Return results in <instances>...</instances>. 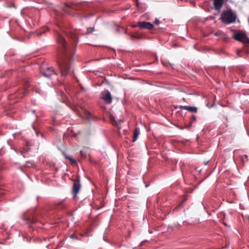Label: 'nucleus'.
Returning a JSON list of instances; mask_svg holds the SVG:
<instances>
[{"mask_svg": "<svg viewBox=\"0 0 249 249\" xmlns=\"http://www.w3.org/2000/svg\"><path fill=\"white\" fill-rule=\"evenodd\" d=\"M183 108L187 110H188L189 111L193 112L196 113L197 111V107H195L184 106V107H183Z\"/></svg>", "mask_w": 249, "mask_h": 249, "instance_id": "10", "label": "nucleus"}, {"mask_svg": "<svg viewBox=\"0 0 249 249\" xmlns=\"http://www.w3.org/2000/svg\"><path fill=\"white\" fill-rule=\"evenodd\" d=\"M44 32H41V33H40V35H41V34H44Z\"/></svg>", "mask_w": 249, "mask_h": 249, "instance_id": "25", "label": "nucleus"}, {"mask_svg": "<svg viewBox=\"0 0 249 249\" xmlns=\"http://www.w3.org/2000/svg\"><path fill=\"white\" fill-rule=\"evenodd\" d=\"M91 115L90 114V113L89 112H88L87 111H85L84 118L85 119H86L88 120H89L91 119Z\"/></svg>", "mask_w": 249, "mask_h": 249, "instance_id": "12", "label": "nucleus"}, {"mask_svg": "<svg viewBox=\"0 0 249 249\" xmlns=\"http://www.w3.org/2000/svg\"><path fill=\"white\" fill-rule=\"evenodd\" d=\"M66 159L69 160L71 161V163H76V160H73L71 157H68V156H66Z\"/></svg>", "mask_w": 249, "mask_h": 249, "instance_id": "13", "label": "nucleus"}, {"mask_svg": "<svg viewBox=\"0 0 249 249\" xmlns=\"http://www.w3.org/2000/svg\"><path fill=\"white\" fill-rule=\"evenodd\" d=\"M245 158L246 159H247V160H248V156L247 155H244L242 156V158Z\"/></svg>", "mask_w": 249, "mask_h": 249, "instance_id": "20", "label": "nucleus"}, {"mask_svg": "<svg viewBox=\"0 0 249 249\" xmlns=\"http://www.w3.org/2000/svg\"><path fill=\"white\" fill-rule=\"evenodd\" d=\"M239 51H237V55H238V56H240L239 54Z\"/></svg>", "mask_w": 249, "mask_h": 249, "instance_id": "24", "label": "nucleus"}, {"mask_svg": "<svg viewBox=\"0 0 249 249\" xmlns=\"http://www.w3.org/2000/svg\"><path fill=\"white\" fill-rule=\"evenodd\" d=\"M101 99L104 100L107 104H110L112 102V98L111 94L107 90H105L102 93Z\"/></svg>", "mask_w": 249, "mask_h": 249, "instance_id": "4", "label": "nucleus"}, {"mask_svg": "<svg viewBox=\"0 0 249 249\" xmlns=\"http://www.w3.org/2000/svg\"><path fill=\"white\" fill-rule=\"evenodd\" d=\"M237 16L231 9L224 11L221 14L220 19L223 23L231 24L235 21Z\"/></svg>", "mask_w": 249, "mask_h": 249, "instance_id": "2", "label": "nucleus"}, {"mask_svg": "<svg viewBox=\"0 0 249 249\" xmlns=\"http://www.w3.org/2000/svg\"><path fill=\"white\" fill-rule=\"evenodd\" d=\"M80 188H73L72 193L73 195V198L75 199L76 198V195L79 192Z\"/></svg>", "mask_w": 249, "mask_h": 249, "instance_id": "11", "label": "nucleus"}, {"mask_svg": "<svg viewBox=\"0 0 249 249\" xmlns=\"http://www.w3.org/2000/svg\"><path fill=\"white\" fill-rule=\"evenodd\" d=\"M137 26L141 29H146L148 30L152 29L154 27L152 24L147 21H139L137 23Z\"/></svg>", "mask_w": 249, "mask_h": 249, "instance_id": "5", "label": "nucleus"}, {"mask_svg": "<svg viewBox=\"0 0 249 249\" xmlns=\"http://www.w3.org/2000/svg\"><path fill=\"white\" fill-rule=\"evenodd\" d=\"M219 118L225 126L227 127L228 126V123L229 122L228 114L223 112L220 114Z\"/></svg>", "mask_w": 249, "mask_h": 249, "instance_id": "8", "label": "nucleus"}, {"mask_svg": "<svg viewBox=\"0 0 249 249\" xmlns=\"http://www.w3.org/2000/svg\"><path fill=\"white\" fill-rule=\"evenodd\" d=\"M80 184L79 181H77V182H74L73 183L72 187H80Z\"/></svg>", "mask_w": 249, "mask_h": 249, "instance_id": "15", "label": "nucleus"}, {"mask_svg": "<svg viewBox=\"0 0 249 249\" xmlns=\"http://www.w3.org/2000/svg\"><path fill=\"white\" fill-rule=\"evenodd\" d=\"M40 72L43 76L47 78H50L51 75L55 74L54 70L52 68H46L45 69L42 68Z\"/></svg>", "mask_w": 249, "mask_h": 249, "instance_id": "6", "label": "nucleus"}, {"mask_svg": "<svg viewBox=\"0 0 249 249\" xmlns=\"http://www.w3.org/2000/svg\"><path fill=\"white\" fill-rule=\"evenodd\" d=\"M185 201V199H184L178 206V207H177V209H179L180 207H182L183 206V204L184 202Z\"/></svg>", "mask_w": 249, "mask_h": 249, "instance_id": "18", "label": "nucleus"}, {"mask_svg": "<svg viewBox=\"0 0 249 249\" xmlns=\"http://www.w3.org/2000/svg\"><path fill=\"white\" fill-rule=\"evenodd\" d=\"M233 38L244 43H249V38L243 32H238L234 35Z\"/></svg>", "mask_w": 249, "mask_h": 249, "instance_id": "3", "label": "nucleus"}, {"mask_svg": "<svg viewBox=\"0 0 249 249\" xmlns=\"http://www.w3.org/2000/svg\"><path fill=\"white\" fill-rule=\"evenodd\" d=\"M57 42L59 47V51L61 53L58 68L61 76L65 77L70 73L71 68L72 57L74 53L67 47L65 40L59 34L57 35Z\"/></svg>", "mask_w": 249, "mask_h": 249, "instance_id": "1", "label": "nucleus"}, {"mask_svg": "<svg viewBox=\"0 0 249 249\" xmlns=\"http://www.w3.org/2000/svg\"><path fill=\"white\" fill-rule=\"evenodd\" d=\"M140 129L139 128H136L133 133V137L132 142H135L137 140L138 137L140 134Z\"/></svg>", "mask_w": 249, "mask_h": 249, "instance_id": "9", "label": "nucleus"}, {"mask_svg": "<svg viewBox=\"0 0 249 249\" xmlns=\"http://www.w3.org/2000/svg\"><path fill=\"white\" fill-rule=\"evenodd\" d=\"M72 37H74L75 39H76V36L75 35L74 36H72Z\"/></svg>", "mask_w": 249, "mask_h": 249, "instance_id": "23", "label": "nucleus"}, {"mask_svg": "<svg viewBox=\"0 0 249 249\" xmlns=\"http://www.w3.org/2000/svg\"><path fill=\"white\" fill-rule=\"evenodd\" d=\"M92 30H93V29H88V32H89V33L91 32L92 31Z\"/></svg>", "mask_w": 249, "mask_h": 249, "instance_id": "21", "label": "nucleus"}, {"mask_svg": "<svg viewBox=\"0 0 249 249\" xmlns=\"http://www.w3.org/2000/svg\"><path fill=\"white\" fill-rule=\"evenodd\" d=\"M154 23H155V24L159 25V24H160V20H159L158 19L156 18V19H155V20H154Z\"/></svg>", "mask_w": 249, "mask_h": 249, "instance_id": "17", "label": "nucleus"}, {"mask_svg": "<svg viewBox=\"0 0 249 249\" xmlns=\"http://www.w3.org/2000/svg\"><path fill=\"white\" fill-rule=\"evenodd\" d=\"M61 203H62V202H60V203H59V205H60Z\"/></svg>", "mask_w": 249, "mask_h": 249, "instance_id": "26", "label": "nucleus"}, {"mask_svg": "<svg viewBox=\"0 0 249 249\" xmlns=\"http://www.w3.org/2000/svg\"><path fill=\"white\" fill-rule=\"evenodd\" d=\"M65 5L66 6L71 7L73 9H76V5H74L73 4H66Z\"/></svg>", "mask_w": 249, "mask_h": 249, "instance_id": "14", "label": "nucleus"}, {"mask_svg": "<svg viewBox=\"0 0 249 249\" xmlns=\"http://www.w3.org/2000/svg\"><path fill=\"white\" fill-rule=\"evenodd\" d=\"M192 117L193 121H195L196 120V117L195 115H192Z\"/></svg>", "mask_w": 249, "mask_h": 249, "instance_id": "19", "label": "nucleus"}, {"mask_svg": "<svg viewBox=\"0 0 249 249\" xmlns=\"http://www.w3.org/2000/svg\"><path fill=\"white\" fill-rule=\"evenodd\" d=\"M224 0H213V8L215 10L219 11L223 7Z\"/></svg>", "mask_w": 249, "mask_h": 249, "instance_id": "7", "label": "nucleus"}, {"mask_svg": "<svg viewBox=\"0 0 249 249\" xmlns=\"http://www.w3.org/2000/svg\"><path fill=\"white\" fill-rule=\"evenodd\" d=\"M64 32L65 33V34L67 35V36H70V35L69 34H68L66 32V31H64Z\"/></svg>", "mask_w": 249, "mask_h": 249, "instance_id": "22", "label": "nucleus"}, {"mask_svg": "<svg viewBox=\"0 0 249 249\" xmlns=\"http://www.w3.org/2000/svg\"><path fill=\"white\" fill-rule=\"evenodd\" d=\"M222 32H221L220 31H218L216 32H215L214 33V35L216 36H220L221 34H222Z\"/></svg>", "mask_w": 249, "mask_h": 249, "instance_id": "16", "label": "nucleus"}]
</instances>
